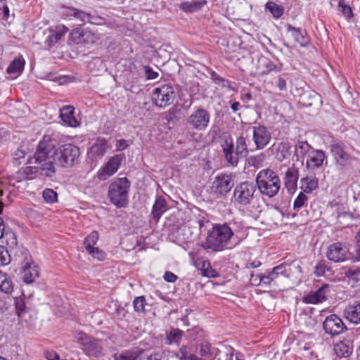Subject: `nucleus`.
Listing matches in <instances>:
<instances>
[{
	"label": "nucleus",
	"instance_id": "nucleus-1",
	"mask_svg": "<svg viewBox=\"0 0 360 360\" xmlns=\"http://www.w3.org/2000/svg\"><path fill=\"white\" fill-rule=\"evenodd\" d=\"M80 150L73 144H64L55 148L53 141L46 137L38 145L34 158L40 165L41 174L51 177L56 174L55 165L68 168L72 167L79 159Z\"/></svg>",
	"mask_w": 360,
	"mask_h": 360
},
{
	"label": "nucleus",
	"instance_id": "nucleus-2",
	"mask_svg": "<svg viewBox=\"0 0 360 360\" xmlns=\"http://www.w3.org/2000/svg\"><path fill=\"white\" fill-rule=\"evenodd\" d=\"M255 185L262 195L273 198L278 193L281 184L276 172L267 168L262 169L257 173Z\"/></svg>",
	"mask_w": 360,
	"mask_h": 360
},
{
	"label": "nucleus",
	"instance_id": "nucleus-3",
	"mask_svg": "<svg viewBox=\"0 0 360 360\" xmlns=\"http://www.w3.org/2000/svg\"><path fill=\"white\" fill-rule=\"evenodd\" d=\"M233 234L232 230L228 225H217L209 232L202 247L204 249H211L213 251H221Z\"/></svg>",
	"mask_w": 360,
	"mask_h": 360
},
{
	"label": "nucleus",
	"instance_id": "nucleus-4",
	"mask_svg": "<svg viewBox=\"0 0 360 360\" xmlns=\"http://www.w3.org/2000/svg\"><path fill=\"white\" fill-rule=\"evenodd\" d=\"M130 186L131 183L126 177L117 178L110 184L108 197L110 201L117 208L127 206Z\"/></svg>",
	"mask_w": 360,
	"mask_h": 360
},
{
	"label": "nucleus",
	"instance_id": "nucleus-5",
	"mask_svg": "<svg viewBox=\"0 0 360 360\" xmlns=\"http://www.w3.org/2000/svg\"><path fill=\"white\" fill-rule=\"evenodd\" d=\"M257 186L252 181H245L238 184L233 191L234 201L241 205H250L256 197Z\"/></svg>",
	"mask_w": 360,
	"mask_h": 360
},
{
	"label": "nucleus",
	"instance_id": "nucleus-6",
	"mask_svg": "<svg viewBox=\"0 0 360 360\" xmlns=\"http://www.w3.org/2000/svg\"><path fill=\"white\" fill-rule=\"evenodd\" d=\"M75 338L83 347V350L89 356L98 358L102 355L103 345L101 340L91 337L84 332H78Z\"/></svg>",
	"mask_w": 360,
	"mask_h": 360
},
{
	"label": "nucleus",
	"instance_id": "nucleus-7",
	"mask_svg": "<svg viewBox=\"0 0 360 360\" xmlns=\"http://www.w3.org/2000/svg\"><path fill=\"white\" fill-rule=\"evenodd\" d=\"M233 186L234 179L231 174H220L214 177L210 191L217 197L225 196Z\"/></svg>",
	"mask_w": 360,
	"mask_h": 360
},
{
	"label": "nucleus",
	"instance_id": "nucleus-8",
	"mask_svg": "<svg viewBox=\"0 0 360 360\" xmlns=\"http://www.w3.org/2000/svg\"><path fill=\"white\" fill-rule=\"evenodd\" d=\"M175 97L174 88L170 85L163 84L154 89L152 98L156 106L165 108L172 104Z\"/></svg>",
	"mask_w": 360,
	"mask_h": 360
},
{
	"label": "nucleus",
	"instance_id": "nucleus-9",
	"mask_svg": "<svg viewBox=\"0 0 360 360\" xmlns=\"http://www.w3.org/2000/svg\"><path fill=\"white\" fill-rule=\"evenodd\" d=\"M64 14L68 17L75 18L82 24L88 22L94 25H102L105 22V19L98 15L86 13L72 7L67 8Z\"/></svg>",
	"mask_w": 360,
	"mask_h": 360
},
{
	"label": "nucleus",
	"instance_id": "nucleus-10",
	"mask_svg": "<svg viewBox=\"0 0 360 360\" xmlns=\"http://www.w3.org/2000/svg\"><path fill=\"white\" fill-rule=\"evenodd\" d=\"M210 115L208 111L204 108H198L187 119V122L192 129L201 131L204 130L210 122Z\"/></svg>",
	"mask_w": 360,
	"mask_h": 360
},
{
	"label": "nucleus",
	"instance_id": "nucleus-11",
	"mask_svg": "<svg viewBox=\"0 0 360 360\" xmlns=\"http://www.w3.org/2000/svg\"><path fill=\"white\" fill-rule=\"evenodd\" d=\"M349 254V250L346 243L337 242L329 245L326 257L333 262H343L347 259Z\"/></svg>",
	"mask_w": 360,
	"mask_h": 360
},
{
	"label": "nucleus",
	"instance_id": "nucleus-12",
	"mask_svg": "<svg viewBox=\"0 0 360 360\" xmlns=\"http://www.w3.org/2000/svg\"><path fill=\"white\" fill-rule=\"evenodd\" d=\"M325 332L331 336L341 334L347 329L342 319L336 314L328 316L323 323Z\"/></svg>",
	"mask_w": 360,
	"mask_h": 360
},
{
	"label": "nucleus",
	"instance_id": "nucleus-13",
	"mask_svg": "<svg viewBox=\"0 0 360 360\" xmlns=\"http://www.w3.org/2000/svg\"><path fill=\"white\" fill-rule=\"evenodd\" d=\"M123 158L122 155H115L110 158L108 162L99 169L97 177L104 181L113 175L118 170Z\"/></svg>",
	"mask_w": 360,
	"mask_h": 360
},
{
	"label": "nucleus",
	"instance_id": "nucleus-14",
	"mask_svg": "<svg viewBox=\"0 0 360 360\" xmlns=\"http://www.w3.org/2000/svg\"><path fill=\"white\" fill-rule=\"evenodd\" d=\"M27 256V254L25 257L24 264L22 266L21 275L23 282L30 284L39 276V271L38 266L34 264Z\"/></svg>",
	"mask_w": 360,
	"mask_h": 360
},
{
	"label": "nucleus",
	"instance_id": "nucleus-15",
	"mask_svg": "<svg viewBox=\"0 0 360 360\" xmlns=\"http://www.w3.org/2000/svg\"><path fill=\"white\" fill-rule=\"evenodd\" d=\"M330 148L338 166L342 169L351 162V156L345 150L342 143H333Z\"/></svg>",
	"mask_w": 360,
	"mask_h": 360
},
{
	"label": "nucleus",
	"instance_id": "nucleus-16",
	"mask_svg": "<svg viewBox=\"0 0 360 360\" xmlns=\"http://www.w3.org/2000/svg\"><path fill=\"white\" fill-rule=\"evenodd\" d=\"M68 32V28L63 25H58L51 27L48 30V35L45 40L47 49L52 48Z\"/></svg>",
	"mask_w": 360,
	"mask_h": 360
},
{
	"label": "nucleus",
	"instance_id": "nucleus-17",
	"mask_svg": "<svg viewBox=\"0 0 360 360\" xmlns=\"http://www.w3.org/2000/svg\"><path fill=\"white\" fill-rule=\"evenodd\" d=\"M271 134L264 126L253 127V140L257 149H263L271 140Z\"/></svg>",
	"mask_w": 360,
	"mask_h": 360
},
{
	"label": "nucleus",
	"instance_id": "nucleus-18",
	"mask_svg": "<svg viewBox=\"0 0 360 360\" xmlns=\"http://www.w3.org/2000/svg\"><path fill=\"white\" fill-rule=\"evenodd\" d=\"M299 179V169L294 165L288 169L285 174L284 184L289 193H293L297 188Z\"/></svg>",
	"mask_w": 360,
	"mask_h": 360
},
{
	"label": "nucleus",
	"instance_id": "nucleus-19",
	"mask_svg": "<svg viewBox=\"0 0 360 360\" xmlns=\"http://www.w3.org/2000/svg\"><path fill=\"white\" fill-rule=\"evenodd\" d=\"M346 319L354 324L360 323V299L354 300L345 309Z\"/></svg>",
	"mask_w": 360,
	"mask_h": 360
},
{
	"label": "nucleus",
	"instance_id": "nucleus-20",
	"mask_svg": "<svg viewBox=\"0 0 360 360\" xmlns=\"http://www.w3.org/2000/svg\"><path fill=\"white\" fill-rule=\"evenodd\" d=\"M285 267L286 266L284 264H281L273 268L271 271L269 272L264 277L265 283H266V285H270L272 282H276L281 277H288Z\"/></svg>",
	"mask_w": 360,
	"mask_h": 360
},
{
	"label": "nucleus",
	"instance_id": "nucleus-21",
	"mask_svg": "<svg viewBox=\"0 0 360 360\" xmlns=\"http://www.w3.org/2000/svg\"><path fill=\"white\" fill-rule=\"evenodd\" d=\"M168 209L167 203L162 196H158L153 206L151 214L155 223H158L163 214Z\"/></svg>",
	"mask_w": 360,
	"mask_h": 360
},
{
	"label": "nucleus",
	"instance_id": "nucleus-22",
	"mask_svg": "<svg viewBox=\"0 0 360 360\" xmlns=\"http://www.w3.org/2000/svg\"><path fill=\"white\" fill-rule=\"evenodd\" d=\"M223 148V152L224 158L231 165L236 166L238 162V158L236 153H233V143L231 139H225L224 143L221 144Z\"/></svg>",
	"mask_w": 360,
	"mask_h": 360
},
{
	"label": "nucleus",
	"instance_id": "nucleus-23",
	"mask_svg": "<svg viewBox=\"0 0 360 360\" xmlns=\"http://www.w3.org/2000/svg\"><path fill=\"white\" fill-rule=\"evenodd\" d=\"M60 116L68 126L75 127L79 125V122L74 116V108L71 105L64 106L60 110Z\"/></svg>",
	"mask_w": 360,
	"mask_h": 360
},
{
	"label": "nucleus",
	"instance_id": "nucleus-24",
	"mask_svg": "<svg viewBox=\"0 0 360 360\" xmlns=\"http://www.w3.org/2000/svg\"><path fill=\"white\" fill-rule=\"evenodd\" d=\"M72 34H77L78 36L75 37V39L86 44H94L98 40L97 36L94 32L81 27L75 29L72 31Z\"/></svg>",
	"mask_w": 360,
	"mask_h": 360
},
{
	"label": "nucleus",
	"instance_id": "nucleus-25",
	"mask_svg": "<svg viewBox=\"0 0 360 360\" xmlns=\"http://www.w3.org/2000/svg\"><path fill=\"white\" fill-rule=\"evenodd\" d=\"M326 155L323 150H316L307 161V167L314 169L320 167L325 160Z\"/></svg>",
	"mask_w": 360,
	"mask_h": 360
},
{
	"label": "nucleus",
	"instance_id": "nucleus-26",
	"mask_svg": "<svg viewBox=\"0 0 360 360\" xmlns=\"http://www.w3.org/2000/svg\"><path fill=\"white\" fill-rule=\"evenodd\" d=\"M287 29L288 32H291V35L295 39L296 42L302 46H307L308 44L309 39L304 31L300 28H295L291 25H288Z\"/></svg>",
	"mask_w": 360,
	"mask_h": 360
},
{
	"label": "nucleus",
	"instance_id": "nucleus-27",
	"mask_svg": "<svg viewBox=\"0 0 360 360\" xmlns=\"http://www.w3.org/2000/svg\"><path fill=\"white\" fill-rule=\"evenodd\" d=\"M326 288L321 287L316 292L309 294L304 297L306 303L317 304L326 300V295L325 292Z\"/></svg>",
	"mask_w": 360,
	"mask_h": 360
},
{
	"label": "nucleus",
	"instance_id": "nucleus-28",
	"mask_svg": "<svg viewBox=\"0 0 360 360\" xmlns=\"http://www.w3.org/2000/svg\"><path fill=\"white\" fill-rule=\"evenodd\" d=\"M301 188L306 193H310L318 187V179L314 176H307L300 180Z\"/></svg>",
	"mask_w": 360,
	"mask_h": 360
},
{
	"label": "nucleus",
	"instance_id": "nucleus-29",
	"mask_svg": "<svg viewBox=\"0 0 360 360\" xmlns=\"http://www.w3.org/2000/svg\"><path fill=\"white\" fill-rule=\"evenodd\" d=\"M334 351L339 357H347L352 352V347L349 342L340 341L334 345Z\"/></svg>",
	"mask_w": 360,
	"mask_h": 360
},
{
	"label": "nucleus",
	"instance_id": "nucleus-30",
	"mask_svg": "<svg viewBox=\"0 0 360 360\" xmlns=\"http://www.w3.org/2000/svg\"><path fill=\"white\" fill-rule=\"evenodd\" d=\"M290 144L287 142H281L276 147V158L278 161H283L290 155Z\"/></svg>",
	"mask_w": 360,
	"mask_h": 360
},
{
	"label": "nucleus",
	"instance_id": "nucleus-31",
	"mask_svg": "<svg viewBox=\"0 0 360 360\" xmlns=\"http://www.w3.org/2000/svg\"><path fill=\"white\" fill-rule=\"evenodd\" d=\"M108 148V142L105 139H98L91 148V153L102 157L105 155Z\"/></svg>",
	"mask_w": 360,
	"mask_h": 360
},
{
	"label": "nucleus",
	"instance_id": "nucleus-32",
	"mask_svg": "<svg viewBox=\"0 0 360 360\" xmlns=\"http://www.w3.org/2000/svg\"><path fill=\"white\" fill-rule=\"evenodd\" d=\"M206 4L205 1L184 2L179 5V8L186 12H194L200 9Z\"/></svg>",
	"mask_w": 360,
	"mask_h": 360
},
{
	"label": "nucleus",
	"instance_id": "nucleus-33",
	"mask_svg": "<svg viewBox=\"0 0 360 360\" xmlns=\"http://www.w3.org/2000/svg\"><path fill=\"white\" fill-rule=\"evenodd\" d=\"M25 61L23 59H15L8 67L7 72L8 74H20L24 68Z\"/></svg>",
	"mask_w": 360,
	"mask_h": 360
},
{
	"label": "nucleus",
	"instance_id": "nucleus-34",
	"mask_svg": "<svg viewBox=\"0 0 360 360\" xmlns=\"http://www.w3.org/2000/svg\"><path fill=\"white\" fill-rule=\"evenodd\" d=\"M355 245L353 251L350 253L351 260L353 262H360V229L354 236Z\"/></svg>",
	"mask_w": 360,
	"mask_h": 360
},
{
	"label": "nucleus",
	"instance_id": "nucleus-35",
	"mask_svg": "<svg viewBox=\"0 0 360 360\" xmlns=\"http://www.w3.org/2000/svg\"><path fill=\"white\" fill-rule=\"evenodd\" d=\"M182 330L178 328H172L167 335V340L168 341V343H179L182 338Z\"/></svg>",
	"mask_w": 360,
	"mask_h": 360
},
{
	"label": "nucleus",
	"instance_id": "nucleus-36",
	"mask_svg": "<svg viewBox=\"0 0 360 360\" xmlns=\"http://www.w3.org/2000/svg\"><path fill=\"white\" fill-rule=\"evenodd\" d=\"M266 8L275 18H279L283 14V8L274 2L269 1L266 4Z\"/></svg>",
	"mask_w": 360,
	"mask_h": 360
},
{
	"label": "nucleus",
	"instance_id": "nucleus-37",
	"mask_svg": "<svg viewBox=\"0 0 360 360\" xmlns=\"http://www.w3.org/2000/svg\"><path fill=\"white\" fill-rule=\"evenodd\" d=\"M311 149V146L307 141H298L295 146V155L304 157Z\"/></svg>",
	"mask_w": 360,
	"mask_h": 360
},
{
	"label": "nucleus",
	"instance_id": "nucleus-38",
	"mask_svg": "<svg viewBox=\"0 0 360 360\" xmlns=\"http://www.w3.org/2000/svg\"><path fill=\"white\" fill-rule=\"evenodd\" d=\"M140 360H168L167 355L162 351L146 354Z\"/></svg>",
	"mask_w": 360,
	"mask_h": 360
},
{
	"label": "nucleus",
	"instance_id": "nucleus-39",
	"mask_svg": "<svg viewBox=\"0 0 360 360\" xmlns=\"http://www.w3.org/2000/svg\"><path fill=\"white\" fill-rule=\"evenodd\" d=\"M345 277L354 282L360 281V269L357 266L349 268L345 272Z\"/></svg>",
	"mask_w": 360,
	"mask_h": 360
},
{
	"label": "nucleus",
	"instance_id": "nucleus-40",
	"mask_svg": "<svg viewBox=\"0 0 360 360\" xmlns=\"http://www.w3.org/2000/svg\"><path fill=\"white\" fill-rule=\"evenodd\" d=\"M177 355L180 360H200L195 355L190 353L187 346H182Z\"/></svg>",
	"mask_w": 360,
	"mask_h": 360
},
{
	"label": "nucleus",
	"instance_id": "nucleus-41",
	"mask_svg": "<svg viewBox=\"0 0 360 360\" xmlns=\"http://www.w3.org/2000/svg\"><path fill=\"white\" fill-rule=\"evenodd\" d=\"M248 153V147L245 138L240 136L237 139L236 153L238 155H245Z\"/></svg>",
	"mask_w": 360,
	"mask_h": 360
},
{
	"label": "nucleus",
	"instance_id": "nucleus-42",
	"mask_svg": "<svg viewBox=\"0 0 360 360\" xmlns=\"http://www.w3.org/2000/svg\"><path fill=\"white\" fill-rule=\"evenodd\" d=\"M15 313L18 316H21L26 311V304L24 297H18L14 300Z\"/></svg>",
	"mask_w": 360,
	"mask_h": 360
},
{
	"label": "nucleus",
	"instance_id": "nucleus-43",
	"mask_svg": "<svg viewBox=\"0 0 360 360\" xmlns=\"http://www.w3.org/2000/svg\"><path fill=\"white\" fill-rule=\"evenodd\" d=\"M98 233L96 231H92L84 240V244L86 250L92 248L98 240Z\"/></svg>",
	"mask_w": 360,
	"mask_h": 360
},
{
	"label": "nucleus",
	"instance_id": "nucleus-44",
	"mask_svg": "<svg viewBox=\"0 0 360 360\" xmlns=\"http://www.w3.org/2000/svg\"><path fill=\"white\" fill-rule=\"evenodd\" d=\"M201 274L203 276L208 278H214L217 276L215 270L212 269L208 262L204 261L202 264Z\"/></svg>",
	"mask_w": 360,
	"mask_h": 360
},
{
	"label": "nucleus",
	"instance_id": "nucleus-45",
	"mask_svg": "<svg viewBox=\"0 0 360 360\" xmlns=\"http://www.w3.org/2000/svg\"><path fill=\"white\" fill-rule=\"evenodd\" d=\"M134 307L136 311L139 313L145 312L146 300L143 296L136 297L134 300Z\"/></svg>",
	"mask_w": 360,
	"mask_h": 360
},
{
	"label": "nucleus",
	"instance_id": "nucleus-46",
	"mask_svg": "<svg viewBox=\"0 0 360 360\" xmlns=\"http://www.w3.org/2000/svg\"><path fill=\"white\" fill-rule=\"evenodd\" d=\"M42 194L46 202L53 203L57 201V193L52 189L46 188L43 191Z\"/></svg>",
	"mask_w": 360,
	"mask_h": 360
},
{
	"label": "nucleus",
	"instance_id": "nucleus-47",
	"mask_svg": "<svg viewBox=\"0 0 360 360\" xmlns=\"http://www.w3.org/2000/svg\"><path fill=\"white\" fill-rule=\"evenodd\" d=\"M338 8L342 13L347 18L353 17V13L349 6L346 4L344 0H340L338 4Z\"/></svg>",
	"mask_w": 360,
	"mask_h": 360
},
{
	"label": "nucleus",
	"instance_id": "nucleus-48",
	"mask_svg": "<svg viewBox=\"0 0 360 360\" xmlns=\"http://www.w3.org/2000/svg\"><path fill=\"white\" fill-rule=\"evenodd\" d=\"M11 262L10 255L8 250L2 245H0V263L1 265H6Z\"/></svg>",
	"mask_w": 360,
	"mask_h": 360
},
{
	"label": "nucleus",
	"instance_id": "nucleus-49",
	"mask_svg": "<svg viewBox=\"0 0 360 360\" xmlns=\"http://www.w3.org/2000/svg\"><path fill=\"white\" fill-rule=\"evenodd\" d=\"M307 200V197L306 196V195L304 193L300 192L299 193L298 196L295 198V200L294 201V205H293L294 209L297 210V209L300 208L301 207H302L304 205Z\"/></svg>",
	"mask_w": 360,
	"mask_h": 360
},
{
	"label": "nucleus",
	"instance_id": "nucleus-50",
	"mask_svg": "<svg viewBox=\"0 0 360 360\" xmlns=\"http://www.w3.org/2000/svg\"><path fill=\"white\" fill-rule=\"evenodd\" d=\"M179 112V109L172 107L165 112V119L168 122H174L177 117L176 114Z\"/></svg>",
	"mask_w": 360,
	"mask_h": 360
},
{
	"label": "nucleus",
	"instance_id": "nucleus-51",
	"mask_svg": "<svg viewBox=\"0 0 360 360\" xmlns=\"http://www.w3.org/2000/svg\"><path fill=\"white\" fill-rule=\"evenodd\" d=\"M0 290L6 294L12 293L13 291V284L11 278L0 286Z\"/></svg>",
	"mask_w": 360,
	"mask_h": 360
},
{
	"label": "nucleus",
	"instance_id": "nucleus-52",
	"mask_svg": "<svg viewBox=\"0 0 360 360\" xmlns=\"http://www.w3.org/2000/svg\"><path fill=\"white\" fill-rule=\"evenodd\" d=\"M114 360H136V356L129 352L114 355Z\"/></svg>",
	"mask_w": 360,
	"mask_h": 360
},
{
	"label": "nucleus",
	"instance_id": "nucleus-53",
	"mask_svg": "<svg viewBox=\"0 0 360 360\" xmlns=\"http://www.w3.org/2000/svg\"><path fill=\"white\" fill-rule=\"evenodd\" d=\"M89 255H92L94 258L102 260L105 257V253L99 250L98 248L92 247L89 250H86Z\"/></svg>",
	"mask_w": 360,
	"mask_h": 360
},
{
	"label": "nucleus",
	"instance_id": "nucleus-54",
	"mask_svg": "<svg viewBox=\"0 0 360 360\" xmlns=\"http://www.w3.org/2000/svg\"><path fill=\"white\" fill-rule=\"evenodd\" d=\"M265 276H266V275H262V274H257V275L252 274L251 278H250V281L253 285H259L262 283L264 285H266V283H265V281H264Z\"/></svg>",
	"mask_w": 360,
	"mask_h": 360
},
{
	"label": "nucleus",
	"instance_id": "nucleus-55",
	"mask_svg": "<svg viewBox=\"0 0 360 360\" xmlns=\"http://www.w3.org/2000/svg\"><path fill=\"white\" fill-rule=\"evenodd\" d=\"M200 354L204 357H210L212 355L210 351V345L208 343H202L200 345Z\"/></svg>",
	"mask_w": 360,
	"mask_h": 360
},
{
	"label": "nucleus",
	"instance_id": "nucleus-56",
	"mask_svg": "<svg viewBox=\"0 0 360 360\" xmlns=\"http://www.w3.org/2000/svg\"><path fill=\"white\" fill-rule=\"evenodd\" d=\"M276 86L280 91H286L287 82L284 77L279 76L277 81L276 82Z\"/></svg>",
	"mask_w": 360,
	"mask_h": 360
},
{
	"label": "nucleus",
	"instance_id": "nucleus-57",
	"mask_svg": "<svg viewBox=\"0 0 360 360\" xmlns=\"http://www.w3.org/2000/svg\"><path fill=\"white\" fill-rule=\"evenodd\" d=\"M264 158H265V155L262 153V154H260L259 155H257V156H255V157H252L250 158V160H251L252 164L253 166L257 167V166H259L263 162Z\"/></svg>",
	"mask_w": 360,
	"mask_h": 360
},
{
	"label": "nucleus",
	"instance_id": "nucleus-58",
	"mask_svg": "<svg viewBox=\"0 0 360 360\" xmlns=\"http://www.w3.org/2000/svg\"><path fill=\"white\" fill-rule=\"evenodd\" d=\"M165 281L169 283H174L178 277L175 274H174L172 272L170 271H166L163 276Z\"/></svg>",
	"mask_w": 360,
	"mask_h": 360
},
{
	"label": "nucleus",
	"instance_id": "nucleus-59",
	"mask_svg": "<svg viewBox=\"0 0 360 360\" xmlns=\"http://www.w3.org/2000/svg\"><path fill=\"white\" fill-rule=\"evenodd\" d=\"M144 68L147 79H153L158 77V72L153 71L150 68L146 66Z\"/></svg>",
	"mask_w": 360,
	"mask_h": 360
},
{
	"label": "nucleus",
	"instance_id": "nucleus-60",
	"mask_svg": "<svg viewBox=\"0 0 360 360\" xmlns=\"http://www.w3.org/2000/svg\"><path fill=\"white\" fill-rule=\"evenodd\" d=\"M127 146V141L124 139L117 141L115 145L117 150H122L125 149Z\"/></svg>",
	"mask_w": 360,
	"mask_h": 360
},
{
	"label": "nucleus",
	"instance_id": "nucleus-61",
	"mask_svg": "<svg viewBox=\"0 0 360 360\" xmlns=\"http://www.w3.org/2000/svg\"><path fill=\"white\" fill-rule=\"evenodd\" d=\"M211 78L217 84H220L222 82V80L224 79L223 77H220L215 72H212L211 73Z\"/></svg>",
	"mask_w": 360,
	"mask_h": 360
},
{
	"label": "nucleus",
	"instance_id": "nucleus-62",
	"mask_svg": "<svg viewBox=\"0 0 360 360\" xmlns=\"http://www.w3.org/2000/svg\"><path fill=\"white\" fill-rule=\"evenodd\" d=\"M325 272V266L322 264H319L316 266L315 274L318 276H322Z\"/></svg>",
	"mask_w": 360,
	"mask_h": 360
},
{
	"label": "nucleus",
	"instance_id": "nucleus-63",
	"mask_svg": "<svg viewBox=\"0 0 360 360\" xmlns=\"http://www.w3.org/2000/svg\"><path fill=\"white\" fill-rule=\"evenodd\" d=\"M11 277L6 273L0 271V286L3 285Z\"/></svg>",
	"mask_w": 360,
	"mask_h": 360
},
{
	"label": "nucleus",
	"instance_id": "nucleus-64",
	"mask_svg": "<svg viewBox=\"0 0 360 360\" xmlns=\"http://www.w3.org/2000/svg\"><path fill=\"white\" fill-rule=\"evenodd\" d=\"M15 155L18 159L23 158L25 155V151L22 148H18L15 152Z\"/></svg>",
	"mask_w": 360,
	"mask_h": 360
}]
</instances>
